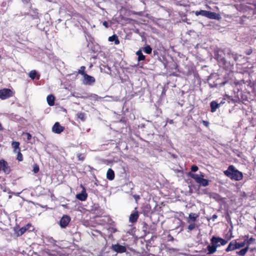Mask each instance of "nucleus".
Here are the masks:
<instances>
[{
    "label": "nucleus",
    "mask_w": 256,
    "mask_h": 256,
    "mask_svg": "<svg viewBox=\"0 0 256 256\" xmlns=\"http://www.w3.org/2000/svg\"><path fill=\"white\" fill-rule=\"evenodd\" d=\"M196 226V225L195 224L193 223V224H190L188 226V230H194Z\"/></svg>",
    "instance_id": "72a5a7b5"
},
{
    "label": "nucleus",
    "mask_w": 256,
    "mask_h": 256,
    "mask_svg": "<svg viewBox=\"0 0 256 256\" xmlns=\"http://www.w3.org/2000/svg\"><path fill=\"white\" fill-rule=\"evenodd\" d=\"M224 174L231 180L236 181L242 180L243 178L242 173L238 171L232 165L230 166L228 169L224 172Z\"/></svg>",
    "instance_id": "f03ea898"
},
{
    "label": "nucleus",
    "mask_w": 256,
    "mask_h": 256,
    "mask_svg": "<svg viewBox=\"0 0 256 256\" xmlns=\"http://www.w3.org/2000/svg\"><path fill=\"white\" fill-rule=\"evenodd\" d=\"M48 104L50 106H52L54 104V97L52 94H50L46 98Z\"/></svg>",
    "instance_id": "a211bd4d"
},
{
    "label": "nucleus",
    "mask_w": 256,
    "mask_h": 256,
    "mask_svg": "<svg viewBox=\"0 0 256 256\" xmlns=\"http://www.w3.org/2000/svg\"><path fill=\"white\" fill-rule=\"evenodd\" d=\"M12 198V196H11L10 195V196H8V198Z\"/></svg>",
    "instance_id": "8fccbe9b"
},
{
    "label": "nucleus",
    "mask_w": 256,
    "mask_h": 256,
    "mask_svg": "<svg viewBox=\"0 0 256 256\" xmlns=\"http://www.w3.org/2000/svg\"><path fill=\"white\" fill-rule=\"evenodd\" d=\"M96 80L94 76L88 74H84L83 76L82 84L85 85H92L95 82Z\"/></svg>",
    "instance_id": "39448f33"
},
{
    "label": "nucleus",
    "mask_w": 256,
    "mask_h": 256,
    "mask_svg": "<svg viewBox=\"0 0 256 256\" xmlns=\"http://www.w3.org/2000/svg\"><path fill=\"white\" fill-rule=\"evenodd\" d=\"M216 58L218 60H220L222 62H225L224 58L221 56L219 54H218V56H216Z\"/></svg>",
    "instance_id": "4c0bfd02"
},
{
    "label": "nucleus",
    "mask_w": 256,
    "mask_h": 256,
    "mask_svg": "<svg viewBox=\"0 0 256 256\" xmlns=\"http://www.w3.org/2000/svg\"><path fill=\"white\" fill-rule=\"evenodd\" d=\"M24 136H26V138L28 141L30 140L32 138V136L30 133H25L24 134Z\"/></svg>",
    "instance_id": "f704fd0d"
},
{
    "label": "nucleus",
    "mask_w": 256,
    "mask_h": 256,
    "mask_svg": "<svg viewBox=\"0 0 256 256\" xmlns=\"http://www.w3.org/2000/svg\"><path fill=\"white\" fill-rule=\"evenodd\" d=\"M12 96V92L8 88H4L0 90V98L5 100Z\"/></svg>",
    "instance_id": "423d86ee"
},
{
    "label": "nucleus",
    "mask_w": 256,
    "mask_h": 256,
    "mask_svg": "<svg viewBox=\"0 0 256 256\" xmlns=\"http://www.w3.org/2000/svg\"><path fill=\"white\" fill-rule=\"evenodd\" d=\"M144 52L147 54H150L152 52V48L149 45H147L143 48Z\"/></svg>",
    "instance_id": "bb28decb"
},
{
    "label": "nucleus",
    "mask_w": 256,
    "mask_h": 256,
    "mask_svg": "<svg viewBox=\"0 0 256 256\" xmlns=\"http://www.w3.org/2000/svg\"><path fill=\"white\" fill-rule=\"evenodd\" d=\"M198 216L199 214H198L190 213L188 216V222H190V221L194 222Z\"/></svg>",
    "instance_id": "f3484780"
},
{
    "label": "nucleus",
    "mask_w": 256,
    "mask_h": 256,
    "mask_svg": "<svg viewBox=\"0 0 256 256\" xmlns=\"http://www.w3.org/2000/svg\"><path fill=\"white\" fill-rule=\"evenodd\" d=\"M218 218V216L216 214H214L212 216V219L213 221H214L215 220Z\"/></svg>",
    "instance_id": "c03bdc74"
},
{
    "label": "nucleus",
    "mask_w": 256,
    "mask_h": 256,
    "mask_svg": "<svg viewBox=\"0 0 256 256\" xmlns=\"http://www.w3.org/2000/svg\"><path fill=\"white\" fill-rule=\"evenodd\" d=\"M38 14L36 10H34V14H31V16H32L33 19H36L38 18Z\"/></svg>",
    "instance_id": "2f4dec72"
},
{
    "label": "nucleus",
    "mask_w": 256,
    "mask_h": 256,
    "mask_svg": "<svg viewBox=\"0 0 256 256\" xmlns=\"http://www.w3.org/2000/svg\"><path fill=\"white\" fill-rule=\"evenodd\" d=\"M24 227L26 231L32 232L34 230V226L30 224H27Z\"/></svg>",
    "instance_id": "c85d7f7f"
},
{
    "label": "nucleus",
    "mask_w": 256,
    "mask_h": 256,
    "mask_svg": "<svg viewBox=\"0 0 256 256\" xmlns=\"http://www.w3.org/2000/svg\"><path fill=\"white\" fill-rule=\"evenodd\" d=\"M16 159L19 161L21 162L23 160V156L22 153L20 151H18V154Z\"/></svg>",
    "instance_id": "7c9ffc66"
},
{
    "label": "nucleus",
    "mask_w": 256,
    "mask_h": 256,
    "mask_svg": "<svg viewBox=\"0 0 256 256\" xmlns=\"http://www.w3.org/2000/svg\"><path fill=\"white\" fill-rule=\"evenodd\" d=\"M112 249L118 253H124L126 251V248L124 246L120 245L118 244H112Z\"/></svg>",
    "instance_id": "6e6552de"
},
{
    "label": "nucleus",
    "mask_w": 256,
    "mask_h": 256,
    "mask_svg": "<svg viewBox=\"0 0 256 256\" xmlns=\"http://www.w3.org/2000/svg\"><path fill=\"white\" fill-rule=\"evenodd\" d=\"M224 103H225L224 100H222L220 103H218V104H220V106H221L222 104H223Z\"/></svg>",
    "instance_id": "de8ad7c7"
},
{
    "label": "nucleus",
    "mask_w": 256,
    "mask_h": 256,
    "mask_svg": "<svg viewBox=\"0 0 256 256\" xmlns=\"http://www.w3.org/2000/svg\"><path fill=\"white\" fill-rule=\"evenodd\" d=\"M81 156H82V154H78V160H83L84 159V157H82Z\"/></svg>",
    "instance_id": "49530a36"
},
{
    "label": "nucleus",
    "mask_w": 256,
    "mask_h": 256,
    "mask_svg": "<svg viewBox=\"0 0 256 256\" xmlns=\"http://www.w3.org/2000/svg\"><path fill=\"white\" fill-rule=\"evenodd\" d=\"M26 231L24 226L21 228L16 232L17 236H20L22 235Z\"/></svg>",
    "instance_id": "393cba45"
},
{
    "label": "nucleus",
    "mask_w": 256,
    "mask_h": 256,
    "mask_svg": "<svg viewBox=\"0 0 256 256\" xmlns=\"http://www.w3.org/2000/svg\"><path fill=\"white\" fill-rule=\"evenodd\" d=\"M85 69H86V67L85 66H82L80 68V69L78 70V73L79 74H81L84 76V74H86V73L84 72Z\"/></svg>",
    "instance_id": "c756f323"
},
{
    "label": "nucleus",
    "mask_w": 256,
    "mask_h": 256,
    "mask_svg": "<svg viewBox=\"0 0 256 256\" xmlns=\"http://www.w3.org/2000/svg\"><path fill=\"white\" fill-rule=\"evenodd\" d=\"M170 236L171 237L170 240H174L173 237L171 236L170 235Z\"/></svg>",
    "instance_id": "09e8293b"
},
{
    "label": "nucleus",
    "mask_w": 256,
    "mask_h": 256,
    "mask_svg": "<svg viewBox=\"0 0 256 256\" xmlns=\"http://www.w3.org/2000/svg\"><path fill=\"white\" fill-rule=\"evenodd\" d=\"M64 127L60 125L59 122H56L52 126V130L56 134H60L64 130Z\"/></svg>",
    "instance_id": "9d476101"
},
{
    "label": "nucleus",
    "mask_w": 256,
    "mask_h": 256,
    "mask_svg": "<svg viewBox=\"0 0 256 256\" xmlns=\"http://www.w3.org/2000/svg\"><path fill=\"white\" fill-rule=\"evenodd\" d=\"M138 218V212H136L132 214L129 218V221L131 223L136 222Z\"/></svg>",
    "instance_id": "ddd939ff"
},
{
    "label": "nucleus",
    "mask_w": 256,
    "mask_h": 256,
    "mask_svg": "<svg viewBox=\"0 0 256 256\" xmlns=\"http://www.w3.org/2000/svg\"><path fill=\"white\" fill-rule=\"evenodd\" d=\"M88 194L86 192V190L83 188V190L82 192L76 195V198L81 201H84L86 200Z\"/></svg>",
    "instance_id": "9b49d317"
},
{
    "label": "nucleus",
    "mask_w": 256,
    "mask_h": 256,
    "mask_svg": "<svg viewBox=\"0 0 256 256\" xmlns=\"http://www.w3.org/2000/svg\"><path fill=\"white\" fill-rule=\"evenodd\" d=\"M136 54L138 56V61L144 60H145V56L142 54V52L140 50H138L136 52Z\"/></svg>",
    "instance_id": "aec40b11"
},
{
    "label": "nucleus",
    "mask_w": 256,
    "mask_h": 256,
    "mask_svg": "<svg viewBox=\"0 0 256 256\" xmlns=\"http://www.w3.org/2000/svg\"><path fill=\"white\" fill-rule=\"evenodd\" d=\"M188 175L193 178L197 184H199L200 186H206L209 184L210 181L204 178V174L201 172H200V174H194L190 172Z\"/></svg>",
    "instance_id": "7ed1b4c3"
},
{
    "label": "nucleus",
    "mask_w": 256,
    "mask_h": 256,
    "mask_svg": "<svg viewBox=\"0 0 256 256\" xmlns=\"http://www.w3.org/2000/svg\"><path fill=\"white\" fill-rule=\"evenodd\" d=\"M218 52V53H223L229 59H234L235 61H236L238 58V54L232 52L229 48H224L223 50H220Z\"/></svg>",
    "instance_id": "20e7f679"
},
{
    "label": "nucleus",
    "mask_w": 256,
    "mask_h": 256,
    "mask_svg": "<svg viewBox=\"0 0 256 256\" xmlns=\"http://www.w3.org/2000/svg\"><path fill=\"white\" fill-rule=\"evenodd\" d=\"M39 171V166L37 164H35L34 166L33 172L34 173H38Z\"/></svg>",
    "instance_id": "473e14b6"
},
{
    "label": "nucleus",
    "mask_w": 256,
    "mask_h": 256,
    "mask_svg": "<svg viewBox=\"0 0 256 256\" xmlns=\"http://www.w3.org/2000/svg\"><path fill=\"white\" fill-rule=\"evenodd\" d=\"M166 122H168L169 124H174V120H169V119H168L166 120Z\"/></svg>",
    "instance_id": "a18cd8bd"
},
{
    "label": "nucleus",
    "mask_w": 256,
    "mask_h": 256,
    "mask_svg": "<svg viewBox=\"0 0 256 256\" xmlns=\"http://www.w3.org/2000/svg\"><path fill=\"white\" fill-rule=\"evenodd\" d=\"M20 142H12V146L14 148V152H17V150L18 151L20 150Z\"/></svg>",
    "instance_id": "412c9836"
},
{
    "label": "nucleus",
    "mask_w": 256,
    "mask_h": 256,
    "mask_svg": "<svg viewBox=\"0 0 256 256\" xmlns=\"http://www.w3.org/2000/svg\"><path fill=\"white\" fill-rule=\"evenodd\" d=\"M70 221V218L68 215H64L60 220L59 224L62 228H66Z\"/></svg>",
    "instance_id": "0eeeda50"
},
{
    "label": "nucleus",
    "mask_w": 256,
    "mask_h": 256,
    "mask_svg": "<svg viewBox=\"0 0 256 256\" xmlns=\"http://www.w3.org/2000/svg\"><path fill=\"white\" fill-rule=\"evenodd\" d=\"M235 250H236V246L235 240H234L228 244V246L226 249V252H229Z\"/></svg>",
    "instance_id": "4468645a"
},
{
    "label": "nucleus",
    "mask_w": 256,
    "mask_h": 256,
    "mask_svg": "<svg viewBox=\"0 0 256 256\" xmlns=\"http://www.w3.org/2000/svg\"><path fill=\"white\" fill-rule=\"evenodd\" d=\"M207 18L210 19L218 20L220 19V16L218 14L208 11L207 14Z\"/></svg>",
    "instance_id": "f8f14e48"
},
{
    "label": "nucleus",
    "mask_w": 256,
    "mask_h": 256,
    "mask_svg": "<svg viewBox=\"0 0 256 256\" xmlns=\"http://www.w3.org/2000/svg\"><path fill=\"white\" fill-rule=\"evenodd\" d=\"M210 106L211 108V112H214L216 111V110L220 106V104H218L216 101H212L210 104Z\"/></svg>",
    "instance_id": "dca6fc26"
},
{
    "label": "nucleus",
    "mask_w": 256,
    "mask_h": 256,
    "mask_svg": "<svg viewBox=\"0 0 256 256\" xmlns=\"http://www.w3.org/2000/svg\"><path fill=\"white\" fill-rule=\"evenodd\" d=\"M202 124H204V126H206V127L208 126H209V122L208 121L202 120Z\"/></svg>",
    "instance_id": "ea45409f"
},
{
    "label": "nucleus",
    "mask_w": 256,
    "mask_h": 256,
    "mask_svg": "<svg viewBox=\"0 0 256 256\" xmlns=\"http://www.w3.org/2000/svg\"><path fill=\"white\" fill-rule=\"evenodd\" d=\"M254 240L255 239L252 238H250V239H248L247 241V244H248V246L250 244H252Z\"/></svg>",
    "instance_id": "e433bc0d"
},
{
    "label": "nucleus",
    "mask_w": 256,
    "mask_h": 256,
    "mask_svg": "<svg viewBox=\"0 0 256 256\" xmlns=\"http://www.w3.org/2000/svg\"><path fill=\"white\" fill-rule=\"evenodd\" d=\"M0 165H1L2 170L6 174H9L10 173V168L6 160L3 159L0 160Z\"/></svg>",
    "instance_id": "1a4fd4ad"
},
{
    "label": "nucleus",
    "mask_w": 256,
    "mask_h": 256,
    "mask_svg": "<svg viewBox=\"0 0 256 256\" xmlns=\"http://www.w3.org/2000/svg\"><path fill=\"white\" fill-rule=\"evenodd\" d=\"M102 24L103 26L106 28H108V22H106V21H104L103 22H102Z\"/></svg>",
    "instance_id": "a19ab883"
},
{
    "label": "nucleus",
    "mask_w": 256,
    "mask_h": 256,
    "mask_svg": "<svg viewBox=\"0 0 256 256\" xmlns=\"http://www.w3.org/2000/svg\"><path fill=\"white\" fill-rule=\"evenodd\" d=\"M78 118L82 122H84L86 120V114L84 112H78L76 114Z\"/></svg>",
    "instance_id": "b1692460"
},
{
    "label": "nucleus",
    "mask_w": 256,
    "mask_h": 256,
    "mask_svg": "<svg viewBox=\"0 0 256 256\" xmlns=\"http://www.w3.org/2000/svg\"><path fill=\"white\" fill-rule=\"evenodd\" d=\"M252 53V49L248 50L246 52V55H250Z\"/></svg>",
    "instance_id": "79ce46f5"
},
{
    "label": "nucleus",
    "mask_w": 256,
    "mask_h": 256,
    "mask_svg": "<svg viewBox=\"0 0 256 256\" xmlns=\"http://www.w3.org/2000/svg\"><path fill=\"white\" fill-rule=\"evenodd\" d=\"M214 198L216 199V200H218L220 199V196L218 194H214Z\"/></svg>",
    "instance_id": "37998d69"
},
{
    "label": "nucleus",
    "mask_w": 256,
    "mask_h": 256,
    "mask_svg": "<svg viewBox=\"0 0 256 256\" xmlns=\"http://www.w3.org/2000/svg\"><path fill=\"white\" fill-rule=\"evenodd\" d=\"M248 249V246L244 248L240 251L236 252V254L240 256H244L246 254Z\"/></svg>",
    "instance_id": "4be33fe9"
},
{
    "label": "nucleus",
    "mask_w": 256,
    "mask_h": 256,
    "mask_svg": "<svg viewBox=\"0 0 256 256\" xmlns=\"http://www.w3.org/2000/svg\"><path fill=\"white\" fill-rule=\"evenodd\" d=\"M108 40L110 42H114V44H120V41L118 39V38L116 34L110 36L108 38Z\"/></svg>",
    "instance_id": "6ab92c4d"
},
{
    "label": "nucleus",
    "mask_w": 256,
    "mask_h": 256,
    "mask_svg": "<svg viewBox=\"0 0 256 256\" xmlns=\"http://www.w3.org/2000/svg\"><path fill=\"white\" fill-rule=\"evenodd\" d=\"M133 197L134 198V200L136 202H138L140 199V196L138 195L137 194H134L133 195Z\"/></svg>",
    "instance_id": "58836bf2"
},
{
    "label": "nucleus",
    "mask_w": 256,
    "mask_h": 256,
    "mask_svg": "<svg viewBox=\"0 0 256 256\" xmlns=\"http://www.w3.org/2000/svg\"><path fill=\"white\" fill-rule=\"evenodd\" d=\"M106 178L110 180H112L114 179V172L112 168H109L108 170L106 172Z\"/></svg>",
    "instance_id": "2eb2a0df"
},
{
    "label": "nucleus",
    "mask_w": 256,
    "mask_h": 256,
    "mask_svg": "<svg viewBox=\"0 0 256 256\" xmlns=\"http://www.w3.org/2000/svg\"><path fill=\"white\" fill-rule=\"evenodd\" d=\"M246 240H245L243 242H237L235 240V244H236V249H239L241 248L244 247L246 245Z\"/></svg>",
    "instance_id": "a878e982"
},
{
    "label": "nucleus",
    "mask_w": 256,
    "mask_h": 256,
    "mask_svg": "<svg viewBox=\"0 0 256 256\" xmlns=\"http://www.w3.org/2000/svg\"><path fill=\"white\" fill-rule=\"evenodd\" d=\"M211 245H208L206 248L208 251L207 254H211L216 251V248L220 246H224L228 241L218 236H213L210 239Z\"/></svg>",
    "instance_id": "f257e3e1"
},
{
    "label": "nucleus",
    "mask_w": 256,
    "mask_h": 256,
    "mask_svg": "<svg viewBox=\"0 0 256 256\" xmlns=\"http://www.w3.org/2000/svg\"><path fill=\"white\" fill-rule=\"evenodd\" d=\"M208 11L205 10H200V11H196L195 13L196 16L201 15L207 18V14Z\"/></svg>",
    "instance_id": "5701e85b"
},
{
    "label": "nucleus",
    "mask_w": 256,
    "mask_h": 256,
    "mask_svg": "<svg viewBox=\"0 0 256 256\" xmlns=\"http://www.w3.org/2000/svg\"><path fill=\"white\" fill-rule=\"evenodd\" d=\"M198 170V167L194 165L191 167V170L193 172H196Z\"/></svg>",
    "instance_id": "c9c22d12"
},
{
    "label": "nucleus",
    "mask_w": 256,
    "mask_h": 256,
    "mask_svg": "<svg viewBox=\"0 0 256 256\" xmlns=\"http://www.w3.org/2000/svg\"><path fill=\"white\" fill-rule=\"evenodd\" d=\"M36 70H31L29 73V76L32 79L34 80L36 78Z\"/></svg>",
    "instance_id": "cd10ccee"
}]
</instances>
